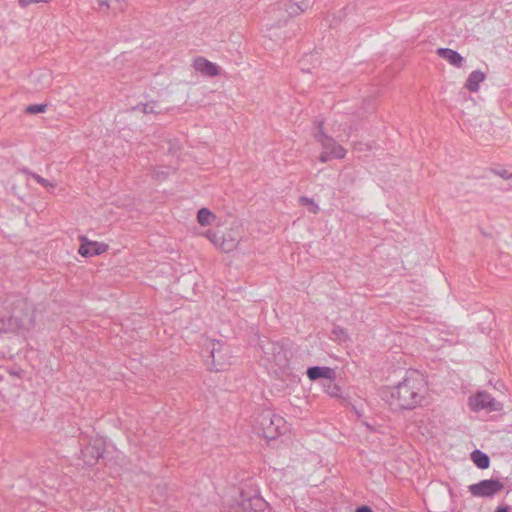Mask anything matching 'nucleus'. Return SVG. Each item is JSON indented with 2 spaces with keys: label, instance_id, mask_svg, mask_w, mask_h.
<instances>
[{
  "label": "nucleus",
  "instance_id": "obj_1",
  "mask_svg": "<svg viewBox=\"0 0 512 512\" xmlns=\"http://www.w3.org/2000/svg\"><path fill=\"white\" fill-rule=\"evenodd\" d=\"M424 386L423 375L411 370L396 386L384 389L382 398L394 409H413L423 399Z\"/></svg>",
  "mask_w": 512,
  "mask_h": 512
},
{
  "label": "nucleus",
  "instance_id": "obj_2",
  "mask_svg": "<svg viewBox=\"0 0 512 512\" xmlns=\"http://www.w3.org/2000/svg\"><path fill=\"white\" fill-rule=\"evenodd\" d=\"M285 419L269 410L263 411L257 417L262 435L269 440L276 439L285 430Z\"/></svg>",
  "mask_w": 512,
  "mask_h": 512
},
{
  "label": "nucleus",
  "instance_id": "obj_3",
  "mask_svg": "<svg viewBox=\"0 0 512 512\" xmlns=\"http://www.w3.org/2000/svg\"><path fill=\"white\" fill-rule=\"evenodd\" d=\"M263 360L279 369H285L289 364V352L283 345L268 339L261 341Z\"/></svg>",
  "mask_w": 512,
  "mask_h": 512
},
{
  "label": "nucleus",
  "instance_id": "obj_4",
  "mask_svg": "<svg viewBox=\"0 0 512 512\" xmlns=\"http://www.w3.org/2000/svg\"><path fill=\"white\" fill-rule=\"evenodd\" d=\"M207 237L215 246H217L219 249L226 253L236 249L240 240V235L238 231L233 229L221 234L209 231L207 233Z\"/></svg>",
  "mask_w": 512,
  "mask_h": 512
},
{
  "label": "nucleus",
  "instance_id": "obj_5",
  "mask_svg": "<svg viewBox=\"0 0 512 512\" xmlns=\"http://www.w3.org/2000/svg\"><path fill=\"white\" fill-rule=\"evenodd\" d=\"M315 124L317 125V131L314 133V137L321 144L323 150L332 153V157L336 159L344 158L346 150L341 145L336 144L332 137L324 133L323 121H317Z\"/></svg>",
  "mask_w": 512,
  "mask_h": 512
},
{
  "label": "nucleus",
  "instance_id": "obj_6",
  "mask_svg": "<svg viewBox=\"0 0 512 512\" xmlns=\"http://www.w3.org/2000/svg\"><path fill=\"white\" fill-rule=\"evenodd\" d=\"M504 488V484L497 479H485L468 487L474 497L490 498L498 494Z\"/></svg>",
  "mask_w": 512,
  "mask_h": 512
},
{
  "label": "nucleus",
  "instance_id": "obj_7",
  "mask_svg": "<svg viewBox=\"0 0 512 512\" xmlns=\"http://www.w3.org/2000/svg\"><path fill=\"white\" fill-rule=\"evenodd\" d=\"M312 3V0H285L279 5L278 10L284 9L287 16L280 20L277 25L280 26L281 22L285 23L288 18L306 11L312 6Z\"/></svg>",
  "mask_w": 512,
  "mask_h": 512
},
{
  "label": "nucleus",
  "instance_id": "obj_8",
  "mask_svg": "<svg viewBox=\"0 0 512 512\" xmlns=\"http://www.w3.org/2000/svg\"><path fill=\"white\" fill-rule=\"evenodd\" d=\"M81 245L78 252L83 257L100 255L107 251L108 245L97 241H89L86 236H80Z\"/></svg>",
  "mask_w": 512,
  "mask_h": 512
},
{
  "label": "nucleus",
  "instance_id": "obj_9",
  "mask_svg": "<svg viewBox=\"0 0 512 512\" xmlns=\"http://www.w3.org/2000/svg\"><path fill=\"white\" fill-rule=\"evenodd\" d=\"M28 329L23 319L17 316L8 318L0 317V334L1 333H20Z\"/></svg>",
  "mask_w": 512,
  "mask_h": 512
},
{
  "label": "nucleus",
  "instance_id": "obj_10",
  "mask_svg": "<svg viewBox=\"0 0 512 512\" xmlns=\"http://www.w3.org/2000/svg\"><path fill=\"white\" fill-rule=\"evenodd\" d=\"M474 409H490L496 410L495 399L486 391L478 392L471 401Z\"/></svg>",
  "mask_w": 512,
  "mask_h": 512
},
{
  "label": "nucleus",
  "instance_id": "obj_11",
  "mask_svg": "<svg viewBox=\"0 0 512 512\" xmlns=\"http://www.w3.org/2000/svg\"><path fill=\"white\" fill-rule=\"evenodd\" d=\"M196 71L209 77H215L219 74V67L204 57H197L193 62Z\"/></svg>",
  "mask_w": 512,
  "mask_h": 512
},
{
  "label": "nucleus",
  "instance_id": "obj_12",
  "mask_svg": "<svg viewBox=\"0 0 512 512\" xmlns=\"http://www.w3.org/2000/svg\"><path fill=\"white\" fill-rule=\"evenodd\" d=\"M240 505L243 510H251L258 512L263 511L265 509L266 502L257 495L246 498L245 495L241 493Z\"/></svg>",
  "mask_w": 512,
  "mask_h": 512
},
{
  "label": "nucleus",
  "instance_id": "obj_13",
  "mask_svg": "<svg viewBox=\"0 0 512 512\" xmlns=\"http://www.w3.org/2000/svg\"><path fill=\"white\" fill-rule=\"evenodd\" d=\"M307 377L314 381L320 378L325 379V381L334 378L335 371L330 367H320V366H313L309 367L307 369Z\"/></svg>",
  "mask_w": 512,
  "mask_h": 512
},
{
  "label": "nucleus",
  "instance_id": "obj_14",
  "mask_svg": "<svg viewBox=\"0 0 512 512\" xmlns=\"http://www.w3.org/2000/svg\"><path fill=\"white\" fill-rule=\"evenodd\" d=\"M211 348V357L217 371L222 370L225 364L224 345L220 341H213Z\"/></svg>",
  "mask_w": 512,
  "mask_h": 512
},
{
  "label": "nucleus",
  "instance_id": "obj_15",
  "mask_svg": "<svg viewBox=\"0 0 512 512\" xmlns=\"http://www.w3.org/2000/svg\"><path fill=\"white\" fill-rule=\"evenodd\" d=\"M437 55L455 67H461L464 61L463 57L457 51L450 48H439Z\"/></svg>",
  "mask_w": 512,
  "mask_h": 512
},
{
  "label": "nucleus",
  "instance_id": "obj_16",
  "mask_svg": "<svg viewBox=\"0 0 512 512\" xmlns=\"http://www.w3.org/2000/svg\"><path fill=\"white\" fill-rule=\"evenodd\" d=\"M102 450L96 446L88 445L81 450V455L87 465H94L102 457Z\"/></svg>",
  "mask_w": 512,
  "mask_h": 512
},
{
  "label": "nucleus",
  "instance_id": "obj_17",
  "mask_svg": "<svg viewBox=\"0 0 512 512\" xmlns=\"http://www.w3.org/2000/svg\"><path fill=\"white\" fill-rule=\"evenodd\" d=\"M485 79V73L480 70H474L469 74L464 86L470 92H477L479 90L480 83Z\"/></svg>",
  "mask_w": 512,
  "mask_h": 512
},
{
  "label": "nucleus",
  "instance_id": "obj_18",
  "mask_svg": "<svg viewBox=\"0 0 512 512\" xmlns=\"http://www.w3.org/2000/svg\"><path fill=\"white\" fill-rule=\"evenodd\" d=\"M100 10L122 11L126 0H97Z\"/></svg>",
  "mask_w": 512,
  "mask_h": 512
},
{
  "label": "nucleus",
  "instance_id": "obj_19",
  "mask_svg": "<svg viewBox=\"0 0 512 512\" xmlns=\"http://www.w3.org/2000/svg\"><path fill=\"white\" fill-rule=\"evenodd\" d=\"M471 459L474 462V464L480 469H487L490 465L489 456L478 449L474 450L471 453Z\"/></svg>",
  "mask_w": 512,
  "mask_h": 512
},
{
  "label": "nucleus",
  "instance_id": "obj_20",
  "mask_svg": "<svg viewBox=\"0 0 512 512\" xmlns=\"http://www.w3.org/2000/svg\"><path fill=\"white\" fill-rule=\"evenodd\" d=\"M216 216L207 208H201L197 213V220L201 226H207L212 223Z\"/></svg>",
  "mask_w": 512,
  "mask_h": 512
},
{
  "label": "nucleus",
  "instance_id": "obj_21",
  "mask_svg": "<svg viewBox=\"0 0 512 512\" xmlns=\"http://www.w3.org/2000/svg\"><path fill=\"white\" fill-rule=\"evenodd\" d=\"M299 203L307 207V209L313 214H317L320 210L318 204L312 198L307 196H301L299 198Z\"/></svg>",
  "mask_w": 512,
  "mask_h": 512
},
{
  "label": "nucleus",
  "instance_id": "obj_22",
  "mask_svg": "<svg viewBox=\"0 0 512 512\" xmlns=\"http://www.w3.org/2000/svg\"><path fill=\"white\" fill-rule=\"evenodd\" d=\"M23 171H24L25 173L29 174L33 179H35V181H36L37 183H39L40 185H42V186H44V187H46V188H48V189H53V188H55V186H56L54 183L49 182L48 180H46V179H45V178H43L42 176H40V175H38V174H36V173H34V172H31V171H29L28 169H24Z\"/></svg>",
  "mask_w": 512,
  "mask_h": 512
},
{
  "label": "nucleus",
  "instance_id": "obj_23",
  "mask_svg": "<svg viewBox=\"0 0 512 512\" xmlns=\"http://www.w3.org/2000/svg\"><path fill=\"white\" fill-rule=\"evenodd\" d=\"M326 388V392L333 397H338L340 388L334 383L333 378L326 381V383L323 384Z\"/></svg>",
  "mask_w": 512,
  "mask_h": 512
},
{
  "label": "nucleus",
  "instance_id": "obj_24",
  "mask_svg": "<svg viewBox=\"0 0 512 512\" xmlns=\"http://www.w3.org/2000/svg\"><path fill=\"white\" fill-rule=\"evenodd\" d=\"M46 104H31L27 106L26 112L29 114L43 113L46 111Z\"/></svg>",
  "mask_w": 512,
  "mask_h": 512
},
{
  "label": "nucleus",
  "instance_id": "obj_25",
  "mask_svg": "<svg viewBox=\"0 0 512 512\" xmlns=\"http://www.w3.org/2000/svg\"><path fill=\"white\" fill-rule=\"evenodd\" d=\"M154 108H155V104L154 103H145V104L138 105V106L134 107L133 109L134 110L141 109V111L144 114H149V113H155V109Z\"/></svg>",
  "mask_w": 512,
  "mask_h": 512
},
{
  "label": "nucleus",
  "instance_id": "obj_26",
  "mask_svg": "<svg viewBox=\"0 0 512 512\" xmlns=\"http://www.w3.org/2000/svg\"><path fill=\"white\" fill-rule=\"evenodd\" d=\"M169 172L162 169H154L152 172V177L157 180H164L168 176Z\"/></svg>",
  "mask_w": 512,
  "mask_h": 512
},
{
  "label": "nucleus",
  "instance_id": "obj_27",
  "mask_svg": "<svg viewBox=\"0 0 512 512\" xmlns=\"http://www.w3.org/2000/svg\"><path fill=\"white\" fill-rule=\"evenodd\" d=\"M332 333L337 337L339 338L340 340H346L347 339V333L346 331L337 326V327H334V329L332 330Z\"/></svg>",
  "mask_w": 512,
  "mask_h": 512
},
{
  "label": "nucleus",
  "instance_id": "obj_28",
  "mask_svg": "<svg viewBox=\"0 0 512 512\" xmlns=\"http://www.w3.org/2000/svg\"><path fill=\"white\" fill-rule=\"evenodd\" d=\"M493 172L496 175H498L499 177L503 178V179H510V178H512V173L509 172L506 169L494 170Z\"/></svg>",
  "mask_w": 512,
  "mask_h": 512
},
{
  "label": "nucleus",
  "instance_id": "obj_29",
  "mask_svg": "<svg viewBox=\"0 0 512 512\" xmlns=\"http://www.w3.org/2000/svg\"><path fill=\"white\" fill-rule=\"evenodd\" d=\"M333 158L332 157V153H330L329 151H323L321 154H320V157H319V160L322 162V163H325L327 162L329 159Z\"/></svg>",
  "mask_w": 512,
  "mask_h": 512
},
{
  "label": "nucleus",
  "instance_id": "obj_30",
  "mask_svg": "<svg viewBox=\"0 0 512 512\" xmlns=\"http://www.w3.org/2000/svg\"><path fill=\"white\" fill-rule=\"evenodd\" d=\"M38 2H47V0H19V5L21 7H27L31 3H38Z\"/></svg>",
  "mask_w": 512,
  "mask_h": 512
},
{
  "label": "nucleus",
  "instance_id": "obj_31",
  "mask_svg": "<svg viewBox=\"0 0 512 512\" xmlns=\"http://www.w3.org/2000/svg\"><path fill=\"white\" fill-rule=\"evenodd\" d=\"M355 512H374L369 506L363 505L358 507Z\"/></svg>",
  "mask_w": 512,
  "mask_h": 512
},
{
  "label": "nucleus",
  "instance_id": "obj_32",
  "mask_svg": "<svg viewBox=\"0 0 512 512\" xmlns=\"http://www.w3.org/2000/svg\"><path fill=\"white\" fill-rule=\"evenodd\" d=\"M495 512H509V508L507 506H500Z\"/></svg>",
  "mask_w": 512,
  "mask_h": 512
}]
</instances>
